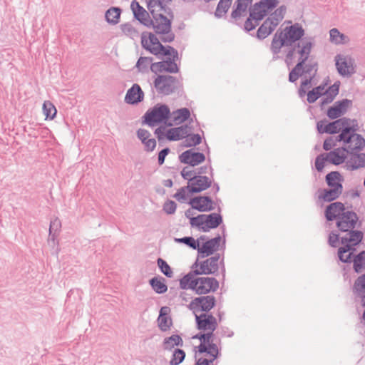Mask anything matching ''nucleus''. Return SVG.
Segmentation results:
<instances>
[{"mask_svg":"<svg viewBox=\"0 0 365 365\" xmlns=\"http://www.w3.org/2000/svg\"><path fill=\"white\" fill-rule=\"evenodd\" d=\"M287 23L291 25L285 26L283 29H279L273 36L270 45V50L274 54L273 60L279 58L278 54L282 48L292 46L304 41L305 38V30L301 24H292L291 21H288Z\"/></svg>","mask_w":365,"mask_h":365,"instance_id":"1","label":"nucleus"},{"mask_svg":"<svg viewBox=\"0 0 365 365\" xmlns=\"http://www.w3.org/2000/svg\"><path fill=\"white\" fill-rule=\"evenodd\" d=\"M279 4V0H259L249 7V15L243 24V30L246 33L255 30L266 17Z\"/></svg>","mask_w":365,"mask_h":365,"instance_id":"2","label":"nucleus"},{"mask_svg":"<svg viewBox=\"0 0 365 365\" xmlns=\"http://www.w3.org/2000/svg\"><path fill=\"white\" fill-rule=\"evenodd\" d=\"M364 238L363 231L351 232L341 237V246L338 248L337 257L340 262L351 264L357 250V247L361 244Z\"/></svg>","mask_w":365,"mask_h":365,"instance_id":"3","label":"nucleus"},{"mask_svg":"<svg viewBox=\"0 0 365 365\" xmlns=\"http://www.w3.org/2000/svg\"><path fill=\"white\" fill-rule=\"evenodd\" d=\"M172 116L169 106L165 103H158L149 108L142 116V123L150 128L158 125H173L168 123Z\"/></svg>","mask_w":365,"mask_h":365,"instance_id":"4","label":"nucleus"},{"mask_svg":"<svg viewBox=\"0 0 365 365\" xmlns=\"http://www.w3.org/2000/svg\"><path fill=\"white\" fill-rule=\"evenodd\" d=\"M314 46V39L311 36H306L304 41H301L299 43L293 44L289 47H287L285 63L287 66H289L294 59L295 53L299 55L297 64V68L302 66L301 62L303 61H308L312 49Z\"/></svg>","mask_w":365,"mask_h":365,"instance_id":"5","label":"nucleus"},{"mask_svg":"<svg viewBox=\"0 0 365 365\" xmlns=\"http://www.w3.org/2000/svg\"><path fill=\"white\" fill-rule=\"evenodd\" d=\"M161 42L156 35L151 32L144 31L141 34V46L145 51L158 58L160 56L170 58L175 48L169 45L164 46Z\"/></svg>","mask_w":365,"mask_h":365,"instance_id":"6","label":"nucleus"},{"mask_svg":"<svg viewBox=\"0 0 365 365\" xmlns=\"http://www.w3.org/2000/svg\"><path fill=\"white\" fill-rule=\"evenodd\" d=\"M154 88L160 95L169 96L177 93L179 96L183 93L182 84L175 76L168 74H159L153 81Z\"/></svg>","mask_w":365,"mask_h":365,"instance_id":"7","label":"nucleus"},{"mask_svg":"<svg viewBox=\"0 0 365 365\" xmlns=\"http://www.w3.org/2000/svg\"><path fill=\"white\" fill-rule=\"evenodd\" d=\"M221 210V207L218 206V212L197 215L195 218L191 219V227H196L203 232H207L212 229L222 226L223 218L220 214Z\"/></svg>","mask_w":365,"mask_h":365,"instance_id":"8","label":"nucleus"},{"mask_svg":"<svg viewBox=\"0 0 365 365\" xmlns=\"http://www.w3.org/2000/svg\"><path fill=\"white\" fill-rule=\"evenodd\" d=\"M195 170H187L184 168L180 171V175L184 180H187L190 188V194L193 195L203 192L212 186V178L206 175H194Z\"/></svg>","mask_w":365,"mask_h":365,"instance_id":"9","label":"nucleus"},{"mask_svg":"<svg viewBox=\"0 0 365 365\" xmlns=\"http://www.w3.org/2000/svg\"><path fill=\"white\" fill-rule=\"evenodd\" d=\"M220 229L222 230V236L217 234L215 237L206 240L201 246L199 244V248L197 250L200 257L205 258L213 255L219 250L220 243L221 248L222 250L225 249L227 236L225 225H222Z\"/></svg>","mask_w":365,"mask_h":365,"instance_id":"10","label":"nucleus"},{"mask_svg":"<svg viewBox=\"0 0 365 365\" xmlns=\"http://www.w3.org/2000/svg\"><path fill=\"white\" fill-rule=\"evenodd\" d=\"M336 226L338 231L350 234L351 232L361 231L356 228L361 226V222L359 221V217L354 210L346 209L336 222Z\"/></svg>","mask_w":365,"mask_h":365,"instance_id":"11","label":"nucleus"},{"mask_svg":"<svg viewBox=\"0 0 365 365\" xmlns=\"http://www.w3.org/2000/svg\"><path fill=\"white\" fill-rule=\"evenodd\" d=\"M161 21L154 22L153 25L147 26L152 28L155 34L159 35L160 41L163 43H171L175 40V35L172 31V19H168L166 16H159Z\"/></svg>","mask_w":365,"mask_h":365,"instance_id":"12","label":"nucleus"},{"mask_svg":"<svg viewBox=\"0 0 365 365\" xmlns=\"http://www.w3.org/2000/svg\"><path fill=\"white\" fill-rule=\"evenodd\" d=\"M217 304V300L213 295H200L191 300L187 307L194 315L198 313H210Z\"/></svg>","mask_w":365,"mask_h":365,"instance_id":"13","label":"nucleus"},{"mask_svg":"<svg viewBox=\"0 0 365 365\" xmlns=\"http://www.w3.org/2000/svg\"><path fill=\"white\" fill-rule=\"evenodd\" d=\"M307 61H303L302 66L297 68V64H296L293 68L289 71L288 80L290 83H295L299 78L302 77L305 75L314 76L316 77L318 71V63L317 62H309L307 63Z\"/></svg>","mask_w":365,"mask_h":365,"instance_id":"14","label":"nucleus"},{"mask_svg":"<svg viewBox=\"0 0 365 365\" xmlns=\"http://www.w3.org/2000/svg\"><path fill=\"white\" fill-rule=\"evenodd\" d=\"M335 65L338 73L342 77H351L356 73L354 60L349 56L337 54L335 56Z\"/></svg>","mask_w":365,"mask_h":365,"instance_id":"15","label":"nucleus"},{"mask_svg":"<svg viewBox=\"0 0 365 365\" xmlns=\"http://www.w3.org/2000/svg\"><path fill=\"white\" fill-rule=\"evenodd\" d=\"M195 327L199 331L216 330L217 319L212 313H200L195 315Z\"/></svg>","mask_w":365,"mask_h":365,"instance_id":"16","label":"nucleus"},{"mask_svg":"<svg viewBox=\"0 0 365 365\" xmlns=\"http://www.w3.org/2000/svg\"><path fill=\"white\" fill-rule=\"evenodd\" d=\"M340 125L338 140H349L350 137L354 135L355 132L359 130V124L356 119H351L346 117H342Z\"/></svg>","mask_w":365,"mask_h":365,"instance_id":"17","label":"nucleus"},{"mask_svg":"<svg viewBox=\"0 0 365 365\" xmlns=\"http://www.w3.org/2000/svg\"><path fill=\"white\" fill-rule=\"evenodd\" d=\"M252 1L253 0H235L230 14L229 22L236 24L243 29V25L240 23H237V21L247 12V9L249 10V7L252 5Z\"/></svg>","mask_w":365,"mask_h":365,"instance_id":"18","label":"nucleus"},{"mask_svg":"<svg viewBox=\"0 0 365 365\" xmlns=\"http://www.w3.org/2000/svg\"><path fill=\"white\" fill-rule=\"evenodd\" d=\"M219 288V282L215 277H197L195 294L205 295L215 292Z\"/></svg>","mask_w":365,"mask_h":365,"instance_id":"19","label":"nucleus"},{"mask_svg":"<svg viewBox=\"0 0 365 365\" xmlns=\"http://www.w3.org/2000/svg\"><path fill=\"white\" fill-rule=\"evenodd\" d=\"M189 205L192 209L200 212H210L215 210V201L208 195H199L191 198Z\"/></svg>","mask_w":365,"mask_h":365,"instance_id":"20","label":"nucleus"},{"mask_svg":"<svg viewBox=\"0 0 365 365\" xmlns=\"http://www.w3.org/2000/svg\"><path fill=\"white\" fill-rule=\"evenodd\" d=\"M205 160L206 156L203 153L195 151L193 148L188 149L179 155V160L181 163L192 167L201 164L205 162Z\"/></svg>","mask_w":365,"mask_h":365,"instance_id":"21","label":"nucleus"},{"mask_svg":"<svg viewBox=\"0 0 365 365\" xmlns=\"http://www.w3.org/2000/svg\"><path fill=\"white\" fill-rule=\"evenodd\" d=\"M351 106V100L344 98L337 101L331 106L329 107L327 110V115L331 120L340 118L341 116L346 113L349 107Z\"/></svg>","mask_w":365,"mask_h":365,"instance_id":"22","label":"nucleus"},{"mask_svg":"<svg viewBox=\"0 0 365 365\" xmlns=\"http://www.w3.org/2000/svg\"><path fill=\"white\" fill-rule=\"evenodd\" d=\"M346 209L341 202H331L324 209V217L327 222H336Z\"/></svg>","mask_w":365,"mask_h":365,"instance_id":"23","label":"nucleus"},{"mask_svg":"<svg viewBox=\"0 0 365 365\" xmlns=\"http://www.w3.org/2000/svg\"><path fill=\"white\" fill-rule=\"evenodd\" d=\"M157 324L159 329L163 332L170 330L173 326V322L171 317V309L169 307L163 306L160 309Z\"/></svg>","mask_w":365,"mask_h":365,"instance_id":"24","label":"nucleus"},{"mask_svg":"<svg viewBox=\"0 0 365 365\" xmlns=\"http://www.w3.org/2000/svg\"><path fill=\"white\" fill-rule=\"evenodd\" d=\"M348 154L349 155V150L346 148V146L334 148L326 153L327 163L334 165H340L343 163L346 164Z\"/></svg>","mask_w":365,"mask_h":365,"instance_id":"25","label":"nucleus"},{"mask_svg":"<svg viewBox=\"0 0 365 365\" xmlns=\"http://www.w3.org/2000/svg\"><path fill=\"white\" fill-rule=\"evenodd\" d=\"M150 71L157 74L158 73H178L180 71V67L177 63L173 61L165 60L152 63L150 65Z\"/></svg>","mask_w":365,"mask_h":365,"instance_id":"26","label":"nucleus"},{"mask_svg":"<svg viewBox=\"0 0 365 365\" xmlns=\"http://www.w3.org/2000/svg\"><path fill=\"white\" fill-rule=\"evenodd\" d=\"M130 9L133 13L134 18L145 26L153 25V20L150 19L148 11L140 5L136 0L132 1Z\"/></svg>","mask_w":365,"mask_h":365,"instance_id":"27","label":"nucleus"},{"mask_svg":"<svg viewBox=\"0 0 365 365\" xmlns=\"http://www.w3.org/2000/svg\"><path fill=\"white\" fill-rule=\"evenodd\" d=\"M199 354H205L209 358L200 357L197 359L200 361V364L203 363L202 365H217L215 361L219 359L221 354V347L217 345H212L209 348H202V350L197 351Z\"/></svg>","mask_w":365,"mask_h":365,"instance_id":"28","label":"nucleus"},{"mask_svg":"<svg viewBox=\"0 0 365 365\" xmlns=\"http://www.w3.org/2000/svg\"><path fill=\"white\" fill-rule=\"evenodd\" d=\"M350 158L346 160L344 168L349 171L365 168V153L361 151H349Z\"/></svg>","mask_w":365,"mask_h":365,"instance_id":"29","label":"nucleus"},{"mask_svg":"<svg viewBox=\"0 0 365 365\" xmlns=\"http://www.w3.org/2000/svg\"><path fill=\"white\" fill-rule=\"evenodd\" d=\"M144 99V93L138 83H133L127 91L124 101L128 105H138Z\"/></svg>","mask_w":365,"mask_h":365,"instance_id":"30","label":"nucleus"},{"mask_svg":"<svg viewBox=\"0 0 365 365\" xmlns=\"http://www.w3.org/2000/svg\"><path fill=\"white\" fill-rule=\"evenodd\" d=\"M341 142L343 143V146H346V148L351 153L352 150L362 151L365 148V138L356 132L350 137L349 140H341Z\"/></svg>","mask_w":365,"mask_h":365,"instance_id":"31","label":"nucleus"},{"mask_svg":"<svg viewBox=\"0 0 365 365\" xmlns=\"http://www.w3.org/2000/svg\"><path fill=\"white\" fill-rule=\"evenodd\" d=\"M136 135L144 145L145 152L150 153L155 150L157 145L156 140L150 138L151 134L148 130L139 128L137 130Z\"/></svg>","mask_w":365,"mask_h":365,"instance_id":"32","label":"nucleus"},{"mask_svg":"<svg viewBox=\"0 0 365 365\" xmlns=\"http://www.w3.org/2000/svg\"><path fill=\"white\" fill-rule=\"evenodd\" d=\"M258 29L255 34H251L259 41H262L272 34L276 29V26L271 20L266 18L262 24H259Z\"/></svg>","mask_w":365,"mask_h":365,"instance_id":"33","label":"nucleus"},{"mask_svg":"<svg viewBox=\"0 0 365 365\" xmlns=\"http://www.w3.org/2000/svg\"><path fill=\"white\" fill-rule=\"evenodd\" d=\"M325 181L329 187L343 191L344 178L339 171H331L325 176Z\"/></svg>","mask_w":365,"mask_h":365,"instance_id":"34","label":"nucleus"},{"mask_svg":"<svg viewBox=\"0 0 365 365\" xmlns=\"http://www.w3.org/2000/svg\"><path fill=\"white\" fill-rule=\"evenodd\" d=\"M319 200L323 202H333L335 200L339 198L341 195L342 191L337 189L329 187L321 188L318 190Z\"/></svg>","mask_w":365,"mask_h":365,"instance_id":"35","label":"nucleus"},{"mask_svg":"<svg viewBox=\"0 0 365 365\" xmlns=\"http://www.w3.org/2000/svg\"><path fill=\"white\" fill-rule=\"evenodd\" d=\"M194 274L191 269L180 279V287L182 289H191L195 292L196 284H197V277Z\"/></svg>","mask_w":365,"mask_h":365,"instance_id":"36","label":"nucleus"},{"mask_svg":"<svg viewBox=\"0 0 365 365\" xmlns=\"http://www.w3.org/2000/svg\"><path fill=\"white\" fill-rule=\"evenodd\" d=\"M191 269L192 270L194 274H196L197 276L202 274L209 275L215 274V271L212 270V269L210 267L208 260L207 259L199 262L198 259H197L196 261L192 265Z\"/></svg>","mask_w":365,"mask_h":365,"instance_id":"37","label":"nucleus"},{"mask_svg":"<svg viewBox=\"0 0 365 365\" xmlns=\"http://www.w3.org/2000/svg\"><path fill=\"white\" fill-rule=\"evenodd\" d=\"M149 284L154 292L157 294H165L168 291V286L165 279L163 277L155 276L149 280Z\"/></svg>","mask_w":365,"mask_h":365,"instance_id":"38","label":"nucleus"},{"mask_svg":"<svg viewBox=\"0 0 365 365\" xmlns=\"http://www.w3.org/2000/svg\"><path fill=\"white\" fill-rule=\"evenodd\" d=\"M183 340L180 334H172L164 338L163 347L165 350L171 351L175 346H182Z\"/></svg>","mask_w":365,"mask_h":365,"instance_id":"39","label":"nucleus"},{"mask_svg":"<svg viewBox=\"0 0 365 365\" xmlns=\"http://www.w3.org/2000/svg\"><path fill=\"white\" fill-rule=\"evenodd\" d=\"M352 292L355 296V301L357 298L363 299L365 296V273L360 275L355 280L352 287Z\"/></svg>","mask_w":365,"mask_h":365,"instance_id":"40","label":"nucleus"},{"mask_svg":"<svg viewBox=\"0 0 365 365\" xmlns=\"http://www.w3.org/2000/svg\"><path fill=\"white\" fill-rule=\"evenodd\" d=\"M122 9L120 7L112 6L109 8L105 13L106 21L112 25L117 24L120 18Z\"/></svg>","mask_w":365,"mask_h":365,"instance_id":"41","label":"nucleus"},{"mask_svg":"<svg viewBox=\"0 0 365 365\" xmlns=\"http://www.w3.org/2000/svg\"><path fill=\"white\" fill-rule=\"evenodd\" d=\"M204 146H205L204 150L207 153V155H210V147L208 146L207 143H206V141H205V143H204ZM207 164L198 168L196 170H195V173H193L192 175H202V174L207 173V170H209L210 177H211V178H212L214 170L211 165V158H210V155L207 156Z\"/></svg>","mask_w":365,"mask_h":365,"instance_id":"42","label":"nucleus"},{"mask_svg":"<svg viewBox=\"0 0 365 365\" xmlns=\"http://www.w3.org/2000/svg\"><path fill=\"white\" fill-rule=\"evenodd\" d=\"M286 12L287 6L285 5H281L274 9L267 18L276 26H278L284 18Z\"/></svg>","mask_w":365,"mask_h":365,"instance_id":"43","label":"nucleus"},{"mask_svg":"<svg viewBox=\"0 0 365 365\" xmlns=\"http://www.w3.org/2000/svg\"><path fill=\"white\" fill-rule=\"evenodd\" d=\"M173 120L175 124H179L188 120L190 118V111L187 108H181L173 112Z\"/></svg>","mask_w":365,"mask_h":365,"instance_id":"44","label":"nucleus"},{"mask_svg":"<svg viewBox=\"0 0 365 365\" xmlns=\"http://www.w3.org/2000/svg\"><path fill=\"white\" fill-rule=\"evenodd\" d=\"M353 269L354 271L359 274L365 269V250L359 252L356 255L353 257Z\"/></svg>","mask_w":365,"mask_h":365,"instance_id":"45","label":"nucleus"},{"mask_svg":"<svg viewBox=\"0 0 365 365\" xmlns=\"http://www.w3.org/2000/svg\"><path fill=\"white\" fill-rule=\"evenodd\" d=\"M231 4L230 2L226 1L220 0L217 4L216 9L214 12V15L217 19H221L225 16L226 14L228 12Z\"/></svg>","mask_w":365,"mask_h":365,"instance_id":"46","label":"nucleus"},{"mask_svg":"<svg viewBox=\"0 0 365 365\" xmlns=\"http://www.w3.org/2000/svg\"><path fill=\"white\" fill-rule=\"evenodd\" d=\"M42 108L43 113L46 116V119L53 120L56 116L57 110L51 101H44Z\"/></svg>","mask_w":365,"mask_h":365,"instance_id":"47","label":"nucleus"},{"mask_svg":"<svg viewBox=\"0 0 365 365\" xmlns=\"http://www.w3.org/2000/svg\"><path fill=\"white\" fill-rule=\"evenodd\" d=\"M202 141V138L199 133H190L184 141L186 148L195 147Z\"/></svg>","mask_w":365,"mask_h":365,"instance_id":"48","label":"nucleus"},{"mask_svg":"<svg viewBox=\"0 0 365 365\" xmlns=\"http://www.w3.org/2000/svg\"><path fill=\"white\" fill-rule=\"evenodd\" d=\"M185 352L183 349L177 348L175 349L172 354L170 365H179L181 364L185 358Z\"/></svg>","mask_w":365,"mask_h":365,"instance_id":"49","label":"nucleus"},{"mask_svg":"<svg viewBox=\"0 0 365 365\" xmlns=\"http://www.w3.org/2000/svg\"><path fill=\"white\" fill-rule=\"evenodd\" d=\"M153 57L140 56L135 64V67L140 73H145L148 71V65L152 63Z\"/></svg>","mask_w":365,"mask_h":365,"instance_id":"50","label":"nucleus"},{"mask_svg":"<svg viewBox=\"0 0 365 365\" xmlns=\"http://www.w3.org/2000/svg\"><path fill=\"white\" fill-rule=\"evenodd\" d=\"M174 240L178 243L185 244L194 250H197V249L199 248L198 240H195V239L191 236H185L180 238H175Z\"/></svg>","mask_w":365,"mask_h":365,"instance_id":"51","label":"nucleus"},{"mask_svg":"<svg viewBox=\"0 0 365 365\" xmlns=\"http://www.w3.org/2000/svg\"><path fill=\"white\" fill-rule=\"evenodd\" d=\"M157 264L160 272L163 273L165 276L169 278L173 276L172 268L165 259L159 257L157 259Z\"/></svg>","mask_w":365,"mask_h":365,"instance_id":"52","label":"nucleus"},{"mask_svg":"<svg viewBox=\"0 0 365 365\" xmlns=\"http://www.w3.org/2000/svg\"><path fill=\"white\" fill-rule=\"evenodd\" d=\"M314 79V75L310 76L309 77H305L304 79L302 80L300 88L298 90L299 96L300 98H303L307 93V88L312 85Z\"/></svg>","mask_w":365,"mask_h":365,"instance_id":"53","label":"nucleus"},{"mask_svg":"<svg viewBox=\"0 0 365 365\" xmlns=\"http://www.w3.org/2000/svg\"><path fill=\"white\" fill-rule=\"evenodd\" d=\"M330 41L336 44L344 43L345 35L341 33L337 29L334 28L329 31Z\"/></svg>","mask_w":365,"mask_h":365,"instance_id":"54","label":"nucleus"},{"mask_svg":"<svg viewBox=\"0 0 365 365\" xmlns=\"http://www.w3.org/2000/svg\"><path fill=\"white\" fill-rule=\"evenodd\" d=\"M338 230H332L328 236V244L333 248H336L341 243V237Z\"/></svg>","mask_w":365,"mask_h":365,"instance_id":"55","label":"nucleus"},{"mask_svg":"<svg viewBox=\"0 0 365 365\" xmlns=\"http://www.w3.org/2000/svg\"><path fill=\"white\" fill-rule=\"evenodd\" d=\"M342 118L334 119L331 122L327 123V134H337L339 133L340 125L342 120Z\"/></svg>","mask_w":365,"mask_h":365,"instance_id":"56","label":"nucleus"},{"mask_svg":"<svg viewBox=\"0 0 365 365\" xmlns=\"http://www.w3.org/2000/svg\"><path fill=\"white\" fill-rule=\"evenodd\" d=\"M190 188L188 185L187 186H183L177 190L173 197L179 202H184L186 200L188 195H190Z\"/></svg>","mask_w":365,"mask_h":365,"instance_id":"57","label":"nucleus"},{"mask_svg":"<svg viewBox=\"0 0 365 365\" xmlns=\"http://www.w3.org/2000/svg\"><path fill=\"white\" fill-rule=\"evenodd\" d=\"M120 28L123 33L131 38H134L138 35V31L130 23L121 24Z\"/></svg>","mask_w":365,"mask_h":365,"instance_id":"58","label":"nucleus"},{"mask_svg":"<svg viewBox=\"0 0 365 365\" xmlns=\"http://www.w3.org/2000/svg\"><path fill=\"white\" fill-rule=\"evenodd\" d=\"M327 156H326V153H321L318 155L314 161V166L316 170L319 173H322L324 170L325 167V164L327 162Z\"/></svg>","mask_w":365,"mask_h":365,"instance_id":"59","label":"nucleus"},{"mask_svg":"<svg viewBox=\"0 0 365 365\" xmlns=\"http://www.w3.org/2000/svg\"><path fill=\"white\" fill-rule=\"evenodd\" d=\"M191 122H192V119L190 120L188 124L176 127V129H178V133L180 134V140L184 138L185 139L190 133V131L194 130L193 126L190 125Z\"/></svg>","mask_w":365,"mask_h":365,"instance_id":"60","label":"nucleus"},{"mask_svg":"<svg viewBox=\"0 0 365 365\" xmlns=\"http://www.w3.org/2000/svg\"><path fill=\"white\" fill-rule=\"evenodd\" d=\"M215 331V330L212 329H207L206 331H204V346L206 348H209L212 345H217L214 343Z\"/></svg>","mask_w":365,"mask_h":365,"instance_id":"61","label":"nucleus"},{"mask_svg":"<svg viewBox=\"0 0 365 365\" xmlns=\"http://www.w3.org/2000/svg\"><path fill=\"white\" fill-rule=\"evenodd\" d=\"M154 134L157 138L160 145H162L165 140H167V129L164 125H160L155 128Z\"/></svg>","mask_w":365,"mask_h":365,"instance_id":"62","label":"nucleus"},{"mask_svg":"<svg viewBox=\"0 0 365 365\" xmlns=\"http://www.w3.org/2000/svg\"><path fill=\"white\" fill-rule=\"evenodd\" d=\"M340 85L341 82L339 81H335L324 91V95H327L335 98L339 93Z\"/></svg>","mask_w":365,"mask_h":365,"instance_id":"63","label":"nucleus"},{"mask_svg":"<svg viewBox=\"0 0 365 365\" xmlns=\"http://www.w3.org/2000/svg\"><path fill=\"white\" fill-rule=\"evenodd\" d=\"M177 209V203L171 200H167L163 206V210L168 215H173Z\"/></svg>","mask_w":365,"mask_h":365,"instance_id":"64","label":"nucleus"}]
</instances>
